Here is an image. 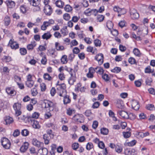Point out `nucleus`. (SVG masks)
I'll list each match as a JSON object with an SVG mask.
<instances>
[{"mask_svg":"<svg viewBox=\"0 0 155 155\" xmlns=\"http://www.w3.org/2000/svg\"><path fill=\"white\" fill-rule=\"evenodd\" d=\"M43 105L45 108H48L50 111L53 110L55 107V104L54 103L48 100H45Z\"/></svg>","mask_w":155,"mask_h":155,"instance_id":"1","label":"nucleus"},{"mask_svg":"<svg viewBox=\"0 0 155 155\" xmlns=\"http://www.w3.org/2000/svg\"><path fill=\"white\" fill-rule=\"evenodd\" d=\"M2 145L6 149H9L10 147V143L9 140L6 137H3L1 140Z\"/></svg>","mask_w":155,"mask_h":155,"instance_id":"2","label":"nucleus"},{"mask_svg":"<svg viewBox=\"0 0 155 155\" xmlns=\"http://www.w3.org/2000/svg\"><path fill=\"white\" fill-rule=\"evenodd\" d=\"M54 23V21L52 19L49 20L48 21H44L41 27V29L43 30H45L47 27L53 24Z\"/></svg>","mask_w":155,"mask_h":155,"instance_id":"3","label":"nucleus"},{"mask_svg":"<svg viewBox=\"0 0 155 155\" xmlns=\"http://www.w3.org/2000/svg\"><path fill=\"white\" fill-rule=\"evenodd\" d=\"M39 116V114L38 113L35 112L32 114L31 117H27L25 118H27L28 121L29 123H32L34 119H37Z\"/></svg>","mask_w":155,"mask_h":155,"instance_id":"4","label":"nucleus"},{"mask_svg":"<svg viewBox=\"0 0 155 155\" xmlns=\"http://www.w3.org/2000/svg\"><path fill=\"white\" fill-rule=\"evenodd\" d=\"M44 13L47 15H50L52 12V9L49 5L45 6L44 9Z\"/></svg>","mask_w":155,"mask_h":155,"instance_id":"5","label":"nucleus"},{"mask_svg":"<svg viewBox=\"0 0 155 155\" xmlns=\"http://www.w3.org/2000/svg\"><path fill=\"white\" fill-rule=\"evenodd\" d=\"M130 14L132 18L133 19H137L139 17V14L137 12L136 9H132L130 10Z\"/></svg>","mask_w":155,"mask_h":155,"instance_id":"6","label":"nucleus"},{"mask_svg":"<svg viewBox=\"0 0 155 155\" xmlns=\"http://www.w3.org/2000/svg\"><path fill=\"white\" fill-rule=\"evenodd\" d=\"M103 55L102 54H98L96 55L95 57V60H97L100 65L103 63Z\"/></svg>","mask_w":155,"mask_h":155,"instance_id":"7","label":"nucleus"},{"mask_svg":"<svg viewBox=\"0 0 155 155\" xmlns=\"http://www.w3.org/2000/svg\"><path fill=\"white\" fill-rule=\"evenodd\" d=\"M9 44L10 45L12 48L13 49H16L19 47L18 44L14 41V40L11 39L9 41Z\"/></svg>","mask_w":155,"mask_h":155,"instance_id":"8","label":"nucleus"},{"mask_svg":"<svg viewBox=\"0 0 155 155\" xmlns=\"http://www.w3.org/2000/svg\"><path fill=\"white\" fill-rule=\"evenodd\" d=\"M131 105L132 108L136 110H138L140 107L138 102L137 101L132 100L131 102Z\"/></svg>","mask_w":155,"mask_h":155,"instance_id":"9","label":"nucleus"},{"mask_svg":"<svg viewBox=\"0 0 155 155\" xmlns=\"http://www.w3.org/2000/svg\"><path fill=\"white\" fill-rule=\"evenodd\" d=\"M118 114L122 118L125 119H128V114L126 111L124 110H118Z\"/></svg>","mask_w":155,"mask_h":155,"instance_id":"10","label":"nucleus"},{"mask_svg":"<svg viewBox=\"0 0 155 155\" xmlns=\"http://www.w3.org/2000/svg\"><path fill=\"white\" fill-rule=\"evenodd\" d=\"M29 8L25 5H23L20 6V10L21 12L23 14H25L29 10Z\"/></svg>","mask_w":155,"mask_h":155,"instance_id":"11","label":"nucleus"},{"mask_svg":"<svg viewBox=\"0 0 155 155\" xmlns=\"http://www.w3.org/2000/svg\"><path fill=\"white\" fill-rule=\"evenodd\" d=\"M32 144L38 147H41L43 144V143L38 141L37 139L35 138L32 140Z\"/></svg>","mask_w":155,"mask_h":155,"instance_id":"12","label":"nucleus"},{"mask_svg":"<svg viewBox=\"0 0 155 155\" xmlns=\"http://www.w3.org/2000/svg\"><path fill=\"white\" fill-rule=\"evenodd\" d=\"M29 144L27 142H25L21 146L20 148V150L21 152H25L28 149Z\"/></svg>","mask_w":155,"mask_h":155,"instance_id":"13","label":"nucleus"},{"mask_svg":"<svg viewBox=\"0 0 155 155\" xmlns=\"http://www.w3.org/2000/svg\"><path fill=\"white\" fill-rule=\"evenodd\" d=\"M6 3L8 8H12L15 7V2L11 0H8L6 1Z\"/></svg>","mask_w":155,"mask_h":155,"instance_id":"14","label":"nucleus"},{"mask_svg":"<svg viewBox=\"0 0 155 155\" xmlns=\"http://www.w3.org/2000/svg\"><path fill=\"white\" fill-rule=\"evenodd\" d=\"M116 106L118 108L122 109L123 107V101L120 99H117L116 100Z\"/></svg>","mask_w":155,"mask_h":155,"instance_id":"15","label":"nucleus"},{"mask_svg":"<svg viewBox=\"0 0 155 155\" xmlns=\"http://www.w3.org/2000/svg\"><path fill=\"white\" fill-rule=\"evenodd\" d=\"M0 70L2 74H5L8 75L9 72L10 70L6 66L0 68Z\"/></svg>","mask_w":155,"mask_h":155,"instance_id":"16","label":"nucleus"},{"mask_svg":"<svg viewBox=\"0 0 155 155\" xmlns=\"http://www.w3.org/2000/svg\"><path fill=\"white\" fill-rule=\"evenodd\" d=\"M136 143V140H133L129 142H126L124 143V145L125 146L132 147L135 145Z\"/></svg>","mask_w":155,"mask_h":155,"instance_id":"17","label":"nucleus"},{"mask_svg":"<svg viewBox=\"0 0 155 155\" xmlns=\"http://www.w3.org/2000/svg\"><path fill=\"white\" fill-rule=\"evenodd\" d=\"M36 42L35 41H32L31 44H28L27 46V48L28 50H32L36 46Z\"/></svg>","mask_w":155,"mask_h":155,"instance_id":"18","label":"nucleus"},{"mask_svg":"<svg viewBox=\"0 0 155 155\" xmlns=\"http://www.w3.org/2000/svg\"><path fill=\"white\" fill-rule=\"evenodd\" d=\"M55 48L58 51H62L64 50V47L63 46L60 45L59 43L56 42L55 44Z\"/></svg>","mask_w":155,"mask_h":155,"instance_id":"19","label":"nucleus"},{"mask_svg":"<svg viewBox=\"0 0 155 155\" xmlns=\"http://www.w3.org/2000/svg\"><path fill=\"white\" fill-rule=\"evenodd\" d=\"M52 35L50 34V33L49 32H48L46 33H45L42 36V38L44 39H46L47 40L50 39Z\"/></svg>","mask_w":155,"mask_h":155,"instance_id":"20","label":"nucleus"},{"mask_svg":"<svg viewBox=\"0 0 155 155\" xmlns=\"http://www.w3.org/2000/svg\"><path fill=\"white\" fill-rule=\"evenodd\" d=\"M32 124L33 127L37 129H39L40 127V126L38 122L36 120H33L32 123H31Z\"/></svg>","mask_w":155,"mask_h":155,"instance_id":"21","label":"nucleus"},{"mask_svg":"<svg viewBox=\"0 0 155 155\" xmlns=\"http://www.w3.org/2000/svg\"><path fill=\"white\" fill-rule=\"evenodd\" d=\"M56 6L58 7L62 8L64 5V3L61 0H58L55 2Z\"/></svg>","mask_w":155,"mask_h":155,"instance_id":"22","label":"nucleus"},{"mask_svg":"<svg viewBox=\"0 0 155 155\" xmlns=\"http://www.w3.org/2000/svg\"><path fill=\"white\" fill-rule=\"evenodd\" d=\"M6 91L8 94L12 96H14L16 94L15 91L13 90H11L10 87H8L6 89Z\"/></svg>","mask_w":155,"mask_h":155,"instance_id":"23","label":"nucleus"},{"mask_svg":"<svg viewBox=\"0 0 155 155\" xmlns=\"http://www.w3.org/2000/svg\"><path fill=\"white\" fill-rule=\"evenodd\" d=\"M39 151L41 155H46L48 152L47 149L44 147L39 149Z\"/></svg>","mask_w":155,"mask_h":155,"instance_id":"24","label":"nucleus"},{"mask_svg":"<svg viewBox=\"0 0 155 155\" xmlns=\"http://www.w3.org/2000/svg\"><path fill=\"white\" fill-rule=\"evenodd\" d=\"M76 76H71L68 80V83L71 85H72L76 81Z\"/></svg>","mask_w":155,"mask_h":155,"instance_id":"25","label":"nucleus"},{"mask_svg":"<svg viewBox=\"0 0 155 155\" xmlns=\"http://www.w3.org/2000/svg\"><path fill=\"white\" fill-rule=\"evenodd\" d=\"M60 31L61 32V33L64 36L67 35L68 33L67 27L66 26L64 27L61 29Z\"/></svg>","mask_w":155,"mask_h":155,"instance_id":"26","label":"nucleus"},{"mask_svg":"<svg viewBox=\"0 0 155 155\" xmlns=\"http://www.w3.org/2000/svg\"><path fill=\"white\" fill-rule=\"evenodd\" d=\"M94 70L96 72L100 74H102L104 71L103 68L99 67L95 68Z\"/></svg>","mask_w":155,"mask_h":155,"instance_id":"27","label":"nucleus"},{"mask_svg":"<svg viewBox=\"0 0 155 155\" xmlns=\"http://www.w3.org/2000/svg\"><path fill=\"white\" fill-rule=\"evenodd\" d=\"M5 120L6 124H10L13 121V118L9 116L7 117Z\"/></svg>","mask_w":155,"mask_h":155,"instance_id":"28","label":"nucleus"},{"mask_svg":"<svg viewBox=\"0 0 155 155\" xmlns=\"http://www.w3.org/2000/svg\"><path fill=\"white\" fill-rule=\"evenodd\" d=\"M66 70L69 73L71 76H76L75 71L71 68H67L66 69Z\"/></svg>","mask_w":155,"mask_h":155,"instance_id":"29","label":"nucleus"},{"mask_svg":"<svg viewBox=\"0 0 155 155\" xmlns=\"http://www.w3.org/2000/svg\"><path fill=\"white\" fill-rule=\"evenodd\" d=\"M66 88L65 84H60V85H58V86L57 87V91H60L63 90H65Z\"/></svg>","mask_w":155,"mask_h":155,"instance_id":"30","label":"nucleus"},{"mask_svg":"<svg viewBox=\"0 0 155 155\" xmlns=\"http://www.w3.org/2000/svg\"><path fill=\"white\" fill-rule=\"evenodd\" d=\"M63 97V102L64 104H66L70 102L71 100L68 96L66 95Z\"/></svg>","mask_w":155,"mask_h":155,"instance_id":"31","label":"nucleus"},{"mask_svg":"<svg viewBox=\"0 0 155 155\" xmlns=\"http://www.w3.org/2000/svg\"><path fill=\"white\" fill-rule=\"evenodd\" d=\"M81 118V117L80 115L77 114L75 115L73 117V119L75 121L81 123V122L80 121V120Z\"/></svg>","mask_w":155,"mask_h":155,"instance_id":"32","label":"nucleus"},{"mask_svg":"<svg viewBox=\"0 0 155 155\" xmlns=\"http://www.w3.org/2000/svg\"><path fill=\"white\" fill-rule=\"evenodd\" d=\"M58 93L61 97H64L67 95V91L65 89L58 91Z\"/></svg>","mask_w":155,"mask_h":155,"instance_id":"33","label":"nucleus"},{"mask_svg":"<svg viewBox=\"0 0 155 155\" xmlns=\"http://www.w3.org/2000/svg\"><path fill=\"white\" fill-rule=\"evenodd\" d=\"M61 61L63 64H66L68 62L67 56L66 55H63L61 58Z\"/></svg>","mask_w":155,"mask_h":155,"instance_id":"34","label":"nucleus"},{"mask_svg":"<svg viewBox=\"0 0 155 155\" xmlns=\"http://www.w3.org/2000/svg\"><path fill=\"white\" fill-rule=\"evenodd\" d=\"M13 107L15 110H20L21 108V104L18 103H15Z\"/></svg>","mask_w":155,"mask_h":155,"instance_id":"35","label":"nucleus"},{"mask_svg":"<svg viewBox=\"0 0 155 155\" xmlns=\"http://www.w3.org/2000/svg\"><path fill=\"white\" fill-rule=\"evenodd\" d=\"M43 78L45 80L49 81H51L52 79V77L48 73L44 74L43 75Z\"/></svg>","mask_w":155,"mask_h":155,"instance_id":"36","label":"nucleus"},{"mask_svg":"<svg viewBox=\"0 0 155 155\" xmlns=\"http://www.w3.org/2000/svg\"><path fill=\"white\" fill-rule=\"evenodd\" d=\"M101 131L102 134L106 135L108 133V130L105 128H103L101 129Z\"/></svg>","mask_w":155,"mask_h":155,"instance_id":"37","label":"nucleus"},{"mask_svg":"<svg viewBox=\"0 0 155 155\" xmlns=\"http://www.w3.org/2000/svg\"><path fill=\"white\" fill-rule=\"evenodd\" d=\"M5 24L6 26H8L10 22V18L8 16H6L4 19Z\"/></svg>","mask_w":155,"mask_h":155,"instance_id":"38","label":"nucleus"},{"mask_svg":"<svg viewBox=\"0 0 155 155\" xmlns=\"http://www.w3.org/2000/svg\"><path fill=\"white\" fill-rule=\"evenodd\" d=\"M65 10L68 12H70L72 10V8L69 5H67L64 8Z\"/></svg>","mask_w":155,"mask_h":155,"instance_id":"39","label":"nucleus"},{"mask_svg":"<svg viewBox=\"0 0 155 155\" xmlns=\"http://www.w3.org/2000/svg\"><path fill=\"white\" fill-rule=\"evenodd\" d=\"M40 1V0H37V1L35 0H33L32 2V5L34 6H39Z\"/></svg>","mask_w":155,"mask_h":155,"instance_id":"40","label":"nucleus"},{"mask_svg":"<svg viewBox=\"0 0 155 155\" xmlns=\"http://www.w3.org/2000/svg\"><path fill=\"white\" fill-rule=\"evenodd\" d=\"M34 84V82L33 81H26V85L28 87H32Z\"/></svg>","mask_w":155,"mask_h":155,"instance_id":"41","label":"nucleus"},{"mask_svg":"<svg viewBox=\"0 0 155 155\" xmlns=\"http://www.w3.org/2000/svg\"><path fill=\"white\" fill-rule=\"evenodd\" d=\"M87 51L88 52H92L93 54H95V52L96 51V49H95V51H93V48L92 47H91V46H89L87 48Z\"/></svg>","mask_w":155,"mask_h":155,"instance_id":"42","label":"nucleus"},{"mask_svg":"<svg viewBox=\"0 0 155 155\" xmlns=\"http://www.w3.org/2000/svg\"><path fill=\"white\" fill-rule=\"evenodd\" d=\"M21 134L22 136H28L29 134V131L26 129L22 130Z\"/></svg>","mask_w":155,"mask_h":155,"instance_id":"43","label":"nucleus"},{"mask_svg":"<svg viewBox=\"0 0 155 155\" xmlns=\"http://www.w3.org/2000/svg\"><path fill=\"white\" fill-rule=\"evenodd\" d=\"M94 43L95 45L96 46H100L101 45V41L98 39H96L94 40Z\"/></svg>","mask_w":155,"mask_h":155,"instance_id":"44","label":"nucleus"},{"mask_svg":"<svg viewBox=\"0 0 155 155\" xmlns=\"http://www.w3.org/2000/svg\"><path fill=\"white\" fill-rule=\"evenodd\" d=\"M121 70V68L120 67H116L111 70V71L114 73H119L120 71Z\"/></svg>","mask_w":155,"mask_h":155,"instance_id":"45","label":"nucleus"},{"mask_svg":"<svg viewBox=\"0 0 155 155\" xmlns=\"http://www.w3.org/2000/svg\"><path fill=\"white\" fill-rule=\"evenodd\" d=\"M43 139L44 140V143L45 144H48L49 143L50 138L48 136H43Z\"/></svg>","mask_w":155,"mask_h":155,"instance_id":"46","label":"nucleus"},{"mask_svg":"<svg viewBox=\"0 0 155 155\" xmlns=\"http://www.w3.org/2000/svg\"><path fill=\"white\" fill-rule=\"evenodd\" d=\"M146 108L147 109L150 110H152L155 109L154 106L152 104L147 105L146 106Z\"/></svg>","mask_w":155,"mask_h":155,"instance_id":"47","label":"nucleus"},{"mask_svg":"<svg viewBox=\"0 0 155 155\" xmlns=\"http://www.w3.org/2000/svg\"><path fill=\"white\" fill-rule=\"evenodd\" d=\"M29 153L31 154H36V150L35 148L32 147L29 149Z\"/></svg>","mask_w":155,"mask_h":155,"instance_id":"48","label":"nucleus"},{"mask_svg":"<svg viewBox=\"0 0 155 155\" xmlns=\"http://www.w3.org/2000/svg\"><path fill=\"white\" fill-rule=\"evenodd\" d=\"M31 94L33 96H35L38 94V92L36 89L34 87L31 90Z\"/></svg>","mask_w":155,"mask_h":155,"instance_id":"49","label":"nucleus"},{"mask_svg":"<svg viewBox=\"0 0 155 155\" xmlns=\"http://www.w3.org/2000/svg\"><path fill=\"white\" fill-rule=\"evenodd\" d=\"M93 147V144L91 143H88L86 145V148L88 150H90Z\"/></svg>","mask_w":155,"mask_h":155,"instance_id":"50","label":"nucleus"},{"mask_svg":"<svg viewBox=\"0 0 155 155\" xmlns=\"http://www.w3.org/2000/svg\"><path fill=\"white\" fill-rule=\"evenodd\" d=\"M63 18L65 20L68 21L70 18V16L69 14L65 13L63 15Z\"/></svg>","mask_w":155,"mask_h":155,"instance_id":"51","label":"nucleus"},{"mask_svg":"<svg viewBox=\"0 0 155 155\" xmlns=\"http://www.w3.org/2000/svg\"><path fill=\"white\" fill-rule=\"evenodd\" d=\"M113 26V24L111 21H109L107 22V27L109 29H110L112 28Z\"/></svg>","mask_w":155,"mask_h":155,"instance_id":"52","label":"nucleus"},{"mask_svg":"<svg viewBox=\"0 0 155 155\" xmlns=\"http://www.w3.org/2000/svg\"><path fill=\"white\" fill-rule=\"evenodd\" d=\"M97 21L99 22L102 21L104 19V16L103 15H98L97 17Z\"/></svg>","mask_w":155,"mask_h":155,"instance_id":"53","label":"nucleus"},{"mask_svg":"<svg viewBox=\"0 0 155 155\" xmlns=\"http://www.w3.org/2000/svg\"><path fill=\"white\" fill-rule=\"evenodd\" d=\"M136 134L138 136H148L149 135V133L148 132L145 133L142 132H138Z\"/></svg>","mask_w":155,"mask_h":155,"instance_id":"54","label":"nucleus"},{"mask_svg":"<svg viewBox=\"0 0 155 155\" xmlns=\"http://www.w3.org/2000/svg\"><path fill=\"white\" fill-rule=\"evenodd\" d=\"M128 61L131 64H134L136 62V61L135 59L132 57H130L128 59Z\"/></svg>","mask_w":155,"mask_h":155,"instance_id":"55","label":"nucleus"},{"mask_svg":"<svg viewBox=\"0 0 155 155\" xmlns=\"http://www.w3.org/2000/svg\"><path fill=\"white\" fill-rule=\"evenodd\" d=\"M115 150L116 152L118 153H120L122 152V148L121 147L117 145L116 147Z\"/></svg>","mask_w":155,"mask_h":155,"instance_id":"56","label":"nucleus"},{"mask_svg":"<svg viewBox=\"0 0 155 155\" xmlns=\"http://www.w3.org/2000/svg\"><path fill=\"white\" fill-rule=\"evenodd\" d=\"M133 52L135 55L138 56H140V51L138 49L135 48Z\"/></svg>","mask_w":155,"mask_h":155,"instance_id":"57","label":"nucleus"},{"mask_svg":"<svg viewBox=\"0 0 155 155\" xmlns=\"http://www.w3.org/2000/svg\"><path fill=\"white\" fill-rule=\"evenodd\" d=\"M100 104V103L98 102H95L93 104L92 107L93 108H97L99 106Z\"/></svg>","mask_w":155,"mask_h":155,"instance_id":"58","label":"nucleus"},{"mask_svg":"<svg viewBox=\"0 0 155 155\" xmlns=\"http://www.w3.org/2000/svg\"><path fill=\"white\" fill-rule=\"evenodd\" d=\"M54 36L57 38H60L61 37V35L60 33L56 31L54 34Z\"/></svg>","mask_w":155,"mask_h":155,"instance_id":"59","label":"nucleus"},{"mask_svg":"<svg viewBox=\"0 0 155 155\" xmlns=\"http://www.w3.org/2000/svg\"><path fill=\"white\" fill-rule=\"evenodd\" d=\"M40 87L41 91H45L46 89V86L45 83H42L40 84Z\"/></svg>","mask_w":155,"mask_h":155,"instance_id":"60","label":"nucleus"},{"mask_svg":"<svg viewBox=\"0 0 155 155\" xmlns=\"http://www.w3.org/2000/svg\"><path fill=\"white\" fill-rule=\"evenodd\" d=\"M72 147L73 150H76L78 148L79 144L78 143H74L72 144Z\"/></svg>","mask_w":155,"mask_h":155,"instance_id":"61","label":"nucleus"},{"mask_svg":"<svg viewBox=\"0 0 155 155\" xmlns=\"http://www.w3.org/2000/svg\"><path fill=\"white\" fill-rule=\"evenodd\" d=\"M136 116L133 113L128 114V119L133 120L136 118Z\"/></svg>","mask_w":155,"mask_h":155,"instance_id":"62","label":"nucleus"},{"mask_svg":"<svg viewBox=\"0 0 155 155\" xmlns=\"http://www.w3.org/2000/svg\"><path fill=\"white\" fill-rule=\"evenodd\" d=\"M20 52L21 54L24 55L27 53V51L25 48H21L20 49Z\"/></svg>","mask_w":155,"mask_h":155,"instance_id":"63","label":"nucleus"},{"mask_svg":"<svg viewBox=\"0 0 155 155\" xmlns=\"http://www.w3.org/2000/svg\"><path fill=\"white\" fill-rule=\"evenodd\" d=\"M125 154L126 155H131V149H127L125 150L124 151Z\"/></svg>","mask_w":155,"mask_h":155,"instance_id":"64","label":"nucleus"}]
</instances>
